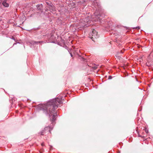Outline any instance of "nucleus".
Listing matches in <instances>:
<instances>
[{"instance_id":"f257e3e1","label":"nucleus","mask_w":153,"mask_h":153,"mask_svg":"<svg viewBox=\"0 0 153 153\" xmlns=\"http://www.w3.org/2000/svg\"><path fill=\"white\" fill-rule=\"evenodd\" d=\"M62 103L61 100L58 98L50 100L46 103L42 105L41 109L43 112L48 115L50 119L52 124L53 125L56 120V117L57 116L55 110L60 106Z\"/></svg>"},{"instance_id":"f03ea898","label":"nucleus","mask_w":153,"mask_h":153,"mask_svg":"<svg viewBox=\"0 0 153 153\" xmlns=\"http://www.w3.org/2000/svg\"><path fill=\"white\" fill-rule=\"evenodd\" d=\"M91 21L89 17H87L81 19L77 25V27L79 30H82L84 28L90 26L91 25Z\"/></svg>"},{"instance_id":"7ed1b4c3","label":"nucleus","mask_w":153,"mask_h":153,"mask_svg":"<svg viewBox=\"0 0 153 153\" xmlns=\"http://www.w3.org/2000/svg\"><path fill=\"white\" fill-rule=\"evenodd\" d=\"M54 33L52 32H50L49 33L47 34L45 36V38L47 39L48 40V41L46 42H44L43 41H34L33 43L35 44H38V43H45L47 42H53V41L54 40L55 38L54 36L53 35Z\"/></svg>"},{"instance_id":"20e7f679","label":"nucleus","mask_w":153,"mask_h":153,"mask_svg":"<svg viewBox=\"0 0 153 153\" xmlns=\"http://www.w3.org/2000/svg\"><path fill=\"white\" fill-rule=\"evenodd\" d=\"M89 36L92 40L94 41V38H97L99 37V35L97 34V32L94 29L92 30L91 32L90 33Z\"/></svg>"},{"instance_id":"39448f33","label":"nucleus","mask_w":153,"mask_h":153,"mask_svg":"<svg viewBox=\"0 0 153 153\" xmlns=\"http://www.w3.org/2000/svg\"><path fill=\"white\" fill-rule=\"evenodd\" d=\"M53 127L51 126H48L45 127L44 130H42L39 133V134L41 135H43L44 133H45V131L48 130V131L50 133H51V131L53 129Z\"/></svg>"},{"instance_id":"423d86ee","label":"nucleus","mask_w":153,"mask_h":153,"mask_svg":"<svg viewBox=\"0 0 153 153\" xmlns=\"http://www.w3.org/2000/svg\"><path fill=\"white\" fill-rule=\"evenodd\" d=\"M48 10H50L51 11H54L55 10V8L54 6L52 4L50 7H48V9L47 8L46 9V11H47Z\"/></svg>"},{"instance_id":"0eeeda50","label":"nucleus","mask_w":153,"mask_h":153,"mask_svg":"<svg viewBox=\"0 0 153 153\" xmlns=\"http://www.w3.org/2000/svg\"><path fill=\"white\" fill-rule=\"evenodd\" d=\"M2 4L3 6L6 7H7L9 6V4L7 2L6 0H4L3 1Z\"/></svg>"},{"instance_id":"6e6552de","label":"nucleus","mask_w":153,"mask_h":153,"mask_svg":"<svg viewBox=\"0 0 153 153\" xmlns=\"http://www.w3.org/2000/svg\"><path fill=\"white\" fill-rule=\"evenodd\" d=\"M38 9L39 10H42V5L41 4H38L36 6Z\"/></svg>"},{"instance_id":"1a4fd4ad","label":"nucleus","mask_w":153,"mask_h":153,"mask_svg":"<svg viewBox=\"0 0 153 153\" xmlns=\"http://www.w3.org/2000/svg\"><path fill=\"white\" fill-rule=\"evenodd\" d=\"M46 3L48 5V8L50 7L51 5H52L53 4L50 1L48 2H46Z\"/></svg>"},{"instance_id":"9d476101","label":"nucleus","mask_w":153,"mask_h":153,"mask_svg":"<svg viewBox=\"0 0 153 153\" xmlns=\"http://www.w3.org/2000/svg\"><path fill=\"white\" fill-rule=\"evenodd\" d=\"M11 39H12L13 40H14L15 41V42H16V40L15 39V38L13 36H12V38H11Z\"/></svg>"},{"instance_id":"9b49d317","label":"nucleus","mask_w":153,"mask_h":153,"mask_svg":"<svg viewBox=\"0 0 153 153\" xmlns=\"http://www.w3.org/2000/svg\"><path fill=\"white\" fill-rule=\"evenodd\" d=\"M112 77L111 76H109L108 77V79H112Z\"/></svg>"},{"instance_id":"f8f14e48","label":"nucleus","mask_w":153,"mask_h":153,"mask_svg":"<svg viewBox=\"0 0 153 153\" xmlns=\"http://www.w3.org/2000/svg\"><path fill=\"white\" fill-rule=\"evenodd\" d=\"M145 132L146 133H148L149 132L148 130H147V129H145Z\"/></svg>"},{"instance_id":"ddd939ff","label":"nucleus","mask_w":153,"mask_h":153,"mask_svg":"<svg viewBox=\"0 0 153 153\" xmlns=\"http://www.w3.org/2000/svg\"><path fill=\"white\" fill-rule=\"evenodd\" d=\"M41 145L42 146H44V143H43L41 144Z\"/></svg>"},{"instance_id":"4468645a","label":"nucleus","mask_w":153,"mask_h":153,"mask_svg":"<svg viewBox=\"0 0 153 153\" xmlns=\"http://www.w3.org/2000/svg\"><path fill=\"white\" fill-rule=\"evenodd\" d=\"M17 43H19V42H17V43H14L13 44V46H14L15 45H16Z\"/></svg>"},{"instance_id":"2eb2a0df","label":"nucleus","mask_w":153,"mask_h":153,"mask_svg":"<svg viewBox=\"0 0 153 153\" xmlns=\"http://www.w3.org/2000/svg\"><path fill=\"white\" fill-rule=\"evenodd\" d=\"M99 16H100V15H99L97 16V17L98 18H100Z\"/></svg>"},{"instance_id":"dca6fc26","label":"nucleus","mask_w":153,"mask_h":153,"mask_svg":"<svg viewBox=\"0 0 153 153\" xmlns=\"http://www.w3.org/2000/svg\"><path fill=\"white\" fill-rule=\"evenodd\" d=\"M70 54H71V57L72 56V53H70Z\"/></svg>"},{"instance_id":"f3484780","label":"nucleus","mask_w":153,"mask_h":153,"mask_svg":"<svg viewBox=\"0 0 153 153\" xmlns=\"http://www.w3.org/2000/svg\"><path fill=\"white\" fill-rule=\"evenodd\" d=\"M136 28H138V29H140V28H139V27H137Z\"/></svg>"},{"instance_id":"a211bd4d","label":"nucleus","mask_w":153,"mask_h":153,"mask_svg":"<svg viewBox=\"0 0 153 153\" xmlns=\"http://www.w3.org/2000/svg\"><path fill=\"white\" fill-rule=\"evenodd\" d=\"M138 136H139V137H142V136H141V135H139Z\"/></svg>"},{"instance_id":"6ab92c4d","label":"nucleus","mask_w":153,"mask_h":153,"mask_svg":"<svg viewBox=\"0 0 153 153\" xmlns=\"http://www.w3.org/2000/svg\"><path fill=\"white\" fill-rule=\"evenodd\" d=\"M82 59L83 60H85V59H84V58H82Z\"/></svg>"},{"instance_id":"aec40b11","label":"nucleus","mask_w":153,"mask_h":153,"mask_svg":"<svg viewBox=\"0 0 153 153\" xmlns=\"http://www.w3.org/2000/svg\"><path fill=\"white\" fill-rule=\"evenodd\" d=\"M121 52L122 53H123V52H122V51H121Z\"/></svg>"}]
</instances>
